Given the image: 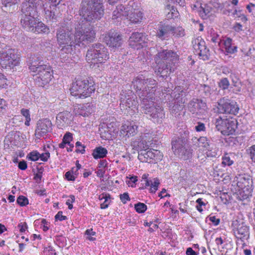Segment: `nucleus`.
<instances>
[{
  "mask_svg": "<svg viewBox=\"0 0 255 255\" xmlns=\"http://www.w3.org/2000/svg\"><path fill=\"white\" fill-rule=\"evenodd\" d=\"M7 85V79L4 75L0 73V89L4 88Z\"/></svg>",
  "mask_w": 255,
  "mask_h": 255,
  "instance_id": "nucleus-51",
  "label": "nucleus"
},
{
  "mask_svg": "<svg viewBox=\"0 0 255 255\" xmlns=\"http://www.w3.org/2000/svg\"><path fill=\"white\" fill-rule=\"evenodd\" d=\"M142 13L138 9H131L128 11L126 19L129 20L131 23H137L141 21Z\"/></svg>",
  "mask_w": 255,
  "mask_h": 255,
  "instance_id": "nucleus-29",
  "label": "nucleus"
},
{
  "mask_svg": "<svg viewBox=\"0 0 255 255\" xmlns=\"http://www.w3.org/2000/svg\"><path fill=\"white\" fill-rule=\"evenodd\" d=\"M171 33L176 38H180L185 35L184 29L182 27H173V29L171 31Z\"/></svg>",
  "mask_w": 255,
  "mask_h": 255,
  "instance_id": "nucleus-40",
  "label": "nucleus"
},
{
  "mask_svg": "<svg viewBox=\"0 0 255 255\" xmlns=\"http://www.w3.org/2000/svg\"><path fill=\"white\" fill-rule=\"evenodd\" d=\"M109 58L107 49L100 43L93 44L86 54V60L92 68L99 67V64L104 63Z\"/></svg>",
  "mask_w": 255,
  "mask_h": 255,
  "instance_id": "nucleus-6",
  "label": "nucleus"
},
{
  "mask_svg": "<svg viewBox=\"0 0 255 255\" xmlns=\"http://www.w3.org/2000/svg\"><path fill=\"white\" fill-rule=\"evenodd\" d=\"M120 199L124 204H126L127 201L130 200L128 194L127 192H125L124 194L120 195Z\"/></svg>",
  "mask_w": 255,
  "mask_h": 255,
  "instance_id": "nucleus-53",
  "label": "nucleus"
},
{
  "mask_svg": "<svg viewBox=\"0 0 255 255\" xmlns=\"http://www.w3.org/2000/svg\"><path fill=\"white\" fill-rule=\"evenodd\" d=\"M9 22V20L7 17H3V18L1 20L0 23L2 27L6 28Z\"/></svg>",
  "mask_w": 255,
  "mask_h": 255,
  "instance_id": "nucleus-62",
  "label": "nucleus"
},
{
  "mask_svg": "<svg viewBox=\"0 0 255 255\" xmlns=\"http://www.w3.org/2000/svg\"><path fill=\"white\" fill-rule=\"evenodd\" d=\"M173 29V26L168 24H161L158 27L156 33V36L159 39L163 40L169 37L170 34Z\"/></svg>",
  "mask_w": 255,
  "mask_h": 255,
  "instance_id": "nucleus-27",
  "label": "nucleus"
},
{
  "mask_svg": "<svg viewBox=\"0 0 255 255\" xmlns=\"http://www.w3.org/2000/svg\"><path fill=\"white\" fill-rule=\"evenodd\" d=\"M132 85L141 101L143 112L149 115L154 123H162L165 112L163 108L154 102L157 82L153 79H145L142 75H139L133 80Z\"/></svg>",
  "mask_w": 255,
  "mask_h": 255,
  "instance_id": "nucleus-2",
  "label": "nucleus"
},
{
  "mask_svg": "<svg viewBox=\"0 0 255 255\" xmlns=\"http://www.w3.org/2000/svg\"><path fill=\"white\" fill-rule=\"evenodd\" d=\"M230 84L227 78H223L219 83V86L223 90L227 89Z\"/></svg>",
  "mask_w": 255,
  "mask_h": 255,
  "instance_id": "nucleus-46",
  "label": "nucleus"
},
{
  "mask_svg": "<svg viewBox=\"0 0 255 255\" xmlns=\"http://www.w3.org/2000/svg\"><path fill=\"white\" fill-rule=\"evenodd\" d=\"M95 109V106L92 103L78 105L74 107V112L76 115L87 117L91 114Z\"/></svg>",
  "mask_w": 255,
  "mask_h": 255,
  "instance_id": "nucleus-25",
  "label": "nucleus"
},
{
  "mask_svg": "<svg viewBox=\"0 0 255 255\" xmlns=\"http://www.w3.org/2000/svg\"><path fill=\"white\" fill-rule=\"evenodd\" d=\"M95 90L93 81L87 79L77 78L70 89L72 95L84 99L91 96Z\"/></svg>",
  "mask_w": 255,
  "mask_h": 255,
  "instance_id": "nucleus-7",
  "label": "nucleus"
},
{
  "mask_svg": "<svg viewBox=\"0 0 255 255\" xmlns=\"http://www.w3.org/2000/svg\"><path fill=\"white\" fill-rule=\"evenodd\" d=\"M0 65L3 68L11 69L19 63V58L12 49L0 52Z\"/></svg>",
  "mask_w": 255,
  "mask_h": 255,
  "instance_id": "nucleus-10",
  "label": "nucleus"
},
{
  "mask_svg": "<svg viewBox=\"0 0 255 255\" xmlns=\"http://www.w3.org/2000/svg\"><path fill=\"white\" fill-rule=\"evenodd\" d=\"M179 59L176 52L171 50H162L156 55L154 60L157 64L155 72L161 76H167L176 69V63Z\"/></svg>",
  "mask_w": 255,
  "mask_h": 255,
  "instance_id": "nucleus-5",
  "label": "nucleus"
},
{
  "mask_svg": "<svg viewBox=\"0 0 255 255\" xmlns=\"http://www.w3.org/2000/svg\"><path fill=\"white\" fill-rule=\"evenodd\" d=\"M196 143L199 148H202L205 150L207 148L212 144L210 143V141L206 136H201L197 139Z\"/></svg>",
  "mask_w": 255,
  "mask_h": 255,
  "instance_id": "nucleus-34",
  "label": "nucleus"
},
{
  "mask_svg": "<svg viewBox=\"0 0 255 255\" xmlns=\"http://www.w3.org/2000/svg\"><path fill=\"white\" fill-rule=\"evenodd\" d=\"M120 108L125 114L133 115L137 110L138 101L132 91H123L120 94Z\"/></svg>",
  "mask_w": 255,
  "mask_h": 255,
  "instance_id": "nucleus-8",
  "label": "nucleus"
},
{
  "mask_svg": "<svg viewBox=\"0 0 255 255\" xmlns=\"http://www.w3.org/2000/svg\"><path fill=\"white\" fill-rule=\"evenodd\" d=\"M209 220L213 223L214 225H218L220 223V219L217 218L215 216H211L209 217Z\"/></svg>",
  "mask_w": 255,
  "mask_h": 255,
  "instance_id": "nucleus-63",
  "label": "nucleus"
},
{
  "mask_svg": "<svg viewBox=\"0 0 255 255\" xmlns=\"http://www.w3.org/2000/svg\"><path fill=\"white\" fill-rule=\"evenodd\" d=\"M18 228L19 229L20 232H24L26 229L27 228V224L25 222L21 223L18 224Z\"/></svg>",
  "mask_w": 255,
  "mask_h": 255,
  "instance_id": "nucleus-60",
  "label": "nucleus"
},
{
  "mask_svg": "<svg viewBox=\"0 0 255 255\" xmlns=\"http://www.w3.org/2000/svg\"><path fill=\"white\" fill-rule=\"evenodd\" d=\"M27 167V163L25 161H20L18 163V168L22 170H25Z\"/></svg>",
  "mask_w": 255,
  "mask_h": 255,
  "instance_id": "nucleus-64",
  "label": "nucleus"
},
{
  "mask_svg": "<svg viewBox=\"0 0 255 255\" xmlns=\"http://www.w3.org/2000/svg\"><path fill=\"white\" fill-rule=\"evenodd\" d=\"M147 35L143 33H132L128 40L129 46L134 49H139L143 47V44L147 43L148 39Z\"/></svg>",
  "mask_w": 255,
  "mask_h": 255,
  "instance_id": "nucleus-19",
  "label": "nucleus"
},
{
  "mask_svg": "<svg viewBox=\"0 0 255 255\" xmlns=\"http://www.w3.org/2000/svg\"><path fill=\"white\" fill-rule=\"evenodd\" d=\"M233 29L236 32H240L243 30V26L240 23H236L233 26Z\"/></svg>",
  "mask_w": 255,
  "mask_h": 255,
  "instance_id": "nucleus-61",
  "label": "nucleus"
},
{
  "mask_svg": "<svg viewBox=\"0 0 255 255\" xmlns=\"http://www.w3.org/2000/svg\"><path fill=\"white\" fill-rule=\"evenodd\" d=\"M166 13H167V17L168 18H172L174 17L178 16V11L173 6L170 5H167L165 8Z\"/></svg>",
  "mask_w": 255,
  "mask_h": 255,
  "instance_id": "nucleus-37",
  "label": "nucleus"
},
{
  "mask_svg": "<svg viewBox=\"0 0 255 255\" xmlns=\"http://www.w3.org/2000/svg\"><path fill=\"white\" fill-rule=\"evenodd\" d=\"M193 48L200 56L204 60L208 59L209 50L205 45V42L200 37L195 39L193 42Z\"/></svg>",
  "mask_w": 255,
  "mask_h": 255,
  "instance_id": "nucleus-23",
  "label": "nucleus"
},
{
  "mask_svg": "<svg viewBox=\"0 0 255 255\" xmlns=\"http://www.w3.org/2000/svg\"><path fill=\"white\" fill-rule=\"evenodd\" d=\"M75 196L74 195H70L69 198L67 199L66 204L68 206L69 209H72L73 208L72 203L75 201Z\"/></svg>",
  "mask_w": 255,
  "mask_h": 255,
  "instance_id": "nucleus-55",
  "label": "nucleus"
},
{
  "mask_svg": "<svg viewBox=\"0 0 255 255\" xmlns=\"http://www.w3.org/2000/svg\"><path fill=\"white\" fill-rule=\"evenodd\" d=\"M57 41L61 47L59 55L63 62H70L75 57L72 54L73 49L78 45L76 41L75 30L73 31L68 26H62L58 28L56 33Z\"/></svg>",
  "mask_w": 255,
  "mask_h": 255,
  "instance_id": "nucleus-4",
  "label": "nucleus"
},
{
  "mask_svg": "<svg viewBox=\"0 0 255 255\" xmlns=\"http://www.w3.org/2000/svg\"><path fill=\"white\" fill-rule=\"evenodd\" d=\"M65 176V178L68 181H74L76 179L75 176L70 171L66 172Z\"/></svg>",
  "mask_w": 255,
  "mask_h": 255,
  "instance_id": "nucleus-56",
  "label": "nucleus"
},
{
  "mask_svg": "<svg viewBox=\"0 0 255 255\" xmlns=\"http://www.w3.org/2000/svg\"><path fill=\"white\" fill-rule=\"evenodd\" d=\"M18 204L20 206H25L28 204V199L24 196H19L16 201Z\"/></svg>",
  "mask_w": 255,
  "mask_h": 255,
  "instance_id": "nucleus-45",
  "label": "nucleus"
},
{
  "mask_svg": "<svg viewBox=\"0 0 255 255\" xmlns=\"http://www.w3.org/2000/svg\"><path fill=\"white\" fill-rule=\"evenodd\" d=\"M144 184L145 187L150 186V190L151 192L155 193L158 189L160 182L158 179L155 178L153 181L148 180H144Z\"/></svg>",
  "mask_w": 255,
  "mask_h": 255,
  "instance_id": "nucleus-36",
  "label": "nucleus"
},
{
  "mask_svg": "<svg viewBox=\"0 0 255 255\" xmlns=\"http://www.w3.org/2000/svg\"><path fill=\"white\" fill-rule=\"evenodd\" d=\"M72 140V134L70 132H67L63 136L62 140L68 145H70V141Z\"/></svg>",
  "mask_w": 255,
  "mask_h": 255,
  "instance_id": "nucleus-50",
  "label": "nucleus"
},
{
  "mask_svg": "<svg viewBox=\"0 0 255 255\" xmlns=\"http://www.w3.org/2000/svg\"><path fill=\"white\" fill-rule=\"evenodd\" d=\"M249 150L251 159L253 162H255V144L251 146Z\"/></svg>",
  "mask_w": 255,
  "mask_h": 255,
  "instance_id": "nucleus-54",
  "label": "nucleus"
},
{
  "mask_svg": "<svg viewBox=\"0 0 255 255\" xmlns=\"http://www.w3.org/2000/svg\"><path fill=\"white\" fill-rule=\"evenodd\" d=\"M52 123L48 119H43L37 122L35 135L37 138L46 135L52 130Z\"/></svg>",
  "mask_w": 255,
  "mask_h": 255,
  "instance_id": "nucleus-20",
  "label": "nucleus"
},
{
  "mask_svg": "<svg viewBox=\"0 0 255 255\" xmlns=\"http://www.w3.org/2000/svg\"><path fill=\"white\" fill-rule=\"evenodd\" d=\"M235 182L238 188L253 189V180L250 176L247 174H240L236 177Z\"/></svg>",
  "mask_w": 255,
  "mask_h": 255,
  "instance_id": "nucleus-24",
  "label": "nucleus"
},
{
  "mask_svg": "<svg viewBox=\"0 0 255 255\" xmlns=\"http://www.w3.org/2000/svg\"><path fill=\"white\" fill-rule=\"evenodd\" d=\"M72 120L70 112L67 111L60 112L56 116V125L59 128L63 129L71 124Z\"/></svg>",
  "mask_w": 255,
  "mask_h": 255,
  "instance_id": "nucleus-21",
  "label": "nucleus"
},
{
  "mask_svg": "<svg viewBox=\"0 0 255 255\" xmlns=\"http://www.w3.org/2000/svg\"><path fill=\"white\" fill-rule=\"evenodd\" d=\"M40 157V153L37 151H33L30 152L27 156V157L31 161H36Z\"/></svg>",
  "mask_w": 255,
  "mask_h": 255,
  "instance_id": "nucleus-43",
  "label": "nucleus"
},
{
  "mask_svg": "<svg viewBox=\"0 0 255 255\" xmlns=\"http://www.w3.org/2000/svg\"><path fill=\"white\" fill-rule=\"evenodd\" d=\"M233 161L228 156L225 155L222 157V164L224 166H230L233 163Z\"/></svg>",
  "mask_w": 255,
  "mask_h": 255,
  "instance_id": "nucleus-49",
  "label": "nucleus"
},
{
  "mask_svg": "<svg viewBox=\"0 0 255 255\" xmlns=\"http://www.w3.org/2000/svg\"><path fill=\"white\" fill-rule=\"evenodd\" d=\"M211 40L214 43H218V45H220L221 39L219 37V35L216 32H211Z\"/></svg>",
  "mask_w": 255,
  "mask_h": 255,
  "instance_id": "nucleus-47",
  "label": "nucleus"
},
{
  "mask_svg": "<svg viewBox=\"0 0 255 255\" xmlns=\"http://www.w3.org/2000/svg\"><path fill=\"white\" fill-rule=\"evenodd\" d=\"M21 114L25 118V125L28 126L29 125V122L30 121V117L29 111L28 110L22 109L21 110Z\"/></svg>",
  "mask_w": 255,
  "mask_h": 255,
  "instance_id": "nucleus-44",
  "label": "nucleus"
},
{
  "mask_svg": "<svg viewBox=\"0 0 255 255\" xmlns=\"http://www.w3.org/2000/svg\"><path fill=\"white\" fill-rule=\"evenodd\" d=\"M172 94L175 99L174 105L170 109V113L177 116L180 115V112L183 110L185 105V100L182 97L185 96V93L180 87H175Z\"/></svg>",
  "mask_w": 255,
  "mask_h": 255,
  "instance_id": "nucleus-12",
  "label": "nucleus"
},
{
  "mask_svg": "<svg viewBox=\"0 0 255 255\" xmlns=\"http://www.w3.org/2000/svg\"><path fill=\"white\" fill-rule=\"evenodd\" d=\"M236 197L241 201L248 200L252 196L253 189L238 188L236 191Z\"/></svg>",
  "mask_w": 255,
  "mask_h": 255,
  "instance_id": "nucleus-31",
  "label": "nucleus"
},
{
  "mask_svg": "<svg viewBox=\"0 0 255 255\" xmlns=\"http://www.w3.org/2000/svg\"><path fill=\"white\" fill-rule=\"evenodd\" d=\"M196 203H197V205H196V209L199 212L201 213L203 211L202 206H205L206 204L202 201L201 198H198L196 200Z\"/></svg>",
  "mask_w": 255,
  "mask_h": 255,
  "instance_id": "nucleus-52",
  "label": "nucleus"
},
{
  "mask_svg": "<svg viewBox=\"0 0 255 255\" xmlns=\"http://www.w3.org/2000/svg\"><path fill=\"white\" fill-rule=\"evenodd\" d=\"M215 125L218 130L224 135L232 134L237 128V121L232 118L227 116H219L215 120Z\"/></svg>",
  "mask_w": 255,
  "mask_h": 255,
  "instance_id": "nucleus-9",
  "label": "nucleus"
},
{
  "mask_svg": "<svg viewBox=\"0 0 255 255\" xmlns=\"http://www.w3.org/2000/svg\"><path fill=\"white\" fill-rule=\"evenodd\" d=\"M108 153L107 150L102 146L96 147L93 152L92 155L95 159L104 158Z\"/></svg>",
  "mask_w": 255,
  "mask_h": 255,
  "instance_id": "nucleus-35",
  "label": "nucleus"
},
{
  "mask_svg": "<svg viewBox=\"0 0 255 255\" xmlns=\"http://www.w3.org/2000/svg\"><path fill=\"white\" fill-rule=\"evenodd\" d=\"M50 157V153L48 151L45 152V153H43L42 154H40L39 158L42 161H47L48 158Z\"/></svg>",
  "mask_w": 255,
  "mask_h": 255,
  "instance_id": "nucleus-58",
  "label": "nucleus"
},
{
  "mask_svg": "<svg viewBox=\"0 0 255 255\" xmlns=\"http://www.w3.org/2000/svg\"><path fill=\"white\" fill-rule=\"evenodd\" d=\"M62 0H26L22 3L21 24L26 30L32 31L36 24L37 9L43 7L46 19L55 20L60 13V4Z\"/></svg>",
  "mask_w": 255,
  "mask_h": 255,
  "instance_id": "nucleus-3",
  "label": "nucleus"
},
{
  "mask_svg": "<svg viewBox=\"0 0 255 255\" xmlns=\"http://www.w3.org/2000/svg\"><path fill=\"white\" fill-rule=\"evenodd\" d=\"M134 209L138 213H143L147 210L146 205L141 202L134 204Z\"/></svg>",
  "mask_w": 255,
  "mask_h": 255,
  "instance_id": "nucleus-42",
  "label": "nucleus"
},
{
  "mask_svg": "<svg viewBox=\"0 0 255 255\" xmlns=\"http://www.w3.org/2000/svg\"><path fill=\"white\" fill-rule=\"evenodd\" d=\"M217 109L220 114L236 115L238 113L239 108L236 102L223 98L218 102Z\"/></svg>",
  "mask_w": 255,
  "mask_h": 255,
  "instance_id": "nucleus-11",
  "label": "nucleus"
},
{
  "mask_svg": "<svg viewBox=\"0 0 255 255\" xmlns=\"http://www.w3.org/2000/svg\"><path fill=\"white\" fill-rule=\"evenodd\" d=\"M137 126L133 122H128L122 127L121 130L126 133L128 136L134 135L136 132Z\"/></svg>",
  "mask_w": 255,
  "mask_h": 255,
  "instance_id": "nucleus-30",
  "label": "nucleus"
},
{
  "mask_svg": "<svg viewBox=\"0 0 255 255\" xmlns=\"http://www.w3.org/2000/svg\"><path fill=\"white\" fill-rule=\"evenodd\" d=\"M205 151L207 157H215L218 155V149L214 144H212Z\"/></svg>",
  "mask_w": 255,
  "mask_h": 255,
  "instance_id": "nucleus-38",
  "label": "nucleus"
},
{
  "mask_svg": "<svg viewBox=\"0 0 255 255\" xmlns=\"http://www.w3.org/2000/svg\"><path fill=\"white\" fill-rule=\"evenodd\" d=\"M153 136L149 133H145L141 136V139L135 140L131 142V145L133 148L140 152L141 150L148 149L151 146Z\"/></svg>",
  "mask_w": 255,
  "mask_h": 255,
  "instance_id": "nucleus-18",
  "label": "nucleus"
},
{
  "mask_svg": "<svg viewBox=\"0 0 255 255\" xmlns=\"http://www.w3.org/2000/svg\"><path fill=\"white\" fill-rule=\"evenodd\" d=\"M104 41L111 48L116 49L122 46L123 40L122 35L119 32L111 30L106 34Z\"/></svg>",
  "mask_w": 255,
  "mask_h": 255,
  "instance_id": "nucleus-17",
  "label": "nucleus"
},
{
  "mask_svg": "<svg viewBox=\"0 0 255 255\" xmlns=\"http://www.w3.org/2000/svg\"><path fill=\"white\" fill-rule=\"evenodd\" d=\"M34 29L31 32L36 33H48L49 28L42 22H36L34 26Z\"/></svg>",
  "mask_w": 255,
  "mask_h": 255,
  "instance_id": "nucleus-32",
  "label": "nucleus"
},
{
  "mask_svg": "<svg viewBox=\"0 0 255 255\" xmlns=\"http://www.w3.org/2000/svg\"><path fill=\"white\" fill-rule=\"evenodd\" d=\"M195 128L197 131L200 132L202 131H205L206 128L204 124L199 122L198 123L197 125L195 126Z\"/></svg>",
  "mask_w": 255,
  "mask_h": 255,
  "instance_id": "nucleus-57",
  "label": "nucleus"
},
{
  "mask_svg": "<svg viewBox=\"0 0 255 255\" xmlns=\"http://www.w3.org/2000/svg\"><path fill=\"white\" fill-rule=\"evenodd\" d=\"M233 230L236 237L244 242L250 237L249 228L244 222L235 220L232 223Z\"/></svg>",
  "mask_w": 255,
  "mask_h": 255,
  "instance_id": "nucleus-14",
  "label": "nucleus"
},
{
  "mask_svg": "<svg viewBox=\"0 0 255 255\" xmlns=\"http://www.w3.org/2000/svg\"><path fill=\"white\" fill-rule=\"evenodd\" d=\"M172 149L175 154L184 160L188 159L191 156L190 150L186 146L185 142L180 139L172 142Z\"/></svg>",
  "mask_w": 255,
  "mask_h": 255,
  "instance_id": "nucleus-16",
  "label": "nucleus"
},
{
  "mask_svg": "<svg viewBox=\"0 0 255 255\" xmlns=\"http://www.w3.org/2000/svg\"><path fill=\"white\" fill-rule=\"evenodd\" d=\"M210 11L211 8L206 5H204V7L202 6H200V9L199 10V13L203 19H206Z\"/></svg>",
  "mask_w": 255,
  "mask_h": 255,
  "instance_id": "nucleus-41",
  "label": "nucleus"
},
{
  "mask_svg": "<svg viewBox=\"0 0 255 255\" xmlns=\"http://www.w3.org/2000/svg\"><path fill=\"white\" fill-rule=\"evenodd\" d=\"M35 75L34 80L39 86L44 87L48 84L53 78L52 70L49 65L39 70Z\"/></svg>",
  "mask_w": 255,
  "mask_h": 255,
  "instance_id": "nucleus-15",
  "label": "nucleus"
},
{
  "mask_svg": "<svg viewBox=\"0 0 255 255\" xmlns=\"http://www.w3.org/2000/svg\"><path fill=\"white\" fill-rule=\"evenodd\" d=\"M163 154L158 150L149 149L138 152V158L143 162L154 163L162 160Z\"/></svg>",
  "mask_w": 255,
  "mask_h": 255,
  "instance_id": "nucleus-13",
  "label": "nucleus"
},
{
  "mask_svg": "<svg viewBox=\"0 0 255 255\" xmlns=\"http://www.w3.org/2000/svg\"><path fill=\"white\" fill-rule=\"evenodd\" d=\"M130 10L129 7H125L122 4L118 5L116 9L113 11L112 19H117L119 22L123 19H126L128 11Z\"/></svg>",
  "mask_w": 255,
  "mask_h": 255,
  "instance_id": "nucleus-28",
  "label": "nucleus"
},
{
  "mask_svg": "<svg viewBox=\"0 0 255 255\" xmlns=\"http://www.w3.org/2000/svg\"><path fill=\"white\" fill-rule=\"evenodd\" d=\"M99 199L102 200L104 199L103 203L101 204V208L105 209L107 208L110 204V195L109 194H102L99 196Z\"/></svg>",
  "mask_w": 255,
  "mask_h": 255,
  "instance_id": "nucleus-39",
  "label": "nucleus"
},
{
  "mask_svg": "<svg viewBox=\"0 0 255 255\" xmlns=\"http://www.w3.org/2000/svg\"><path fill=\"white\" fill-rule=\"evenodd\" d=\"M43 59V57L39 55L31 56L30 59L29 65V68L30 71L36 72L39 71V70L44 68L45 66H47L44 64Z\"/></svg>",
  "mask_w": 255,
  "mask_h": 255,
  "instance_id": "nucleus-26",
  "label": "nucleus"
},
{
  "mask_svg": "<svg viewBox=\"0 0 255 255\" xmlns=\"http://www.w3.org/2000/svg\"><path fill=\"white\" fill-rule=\"evenodd\" d=\"M55 219L56 220H59L60 221L65 220L67 219V217L62 215V212L59 211L58 213L55 215Z\"/></svg>",
  "mask_w": 255,
  "mask_h": 255,
  "instance_id": "nucleus-59",
  "label": "nucleus"
},
{
  "mask_svg": "<svg viewBox=\"0 0 255 255\" xmlns=\"http://www.w3.org/2000/svg\"><path fill=\"white\" fill-rule=\"evenodd\" d=\"M104 14L103 0H83L80 15L82 18L75 27L76 41L80 44H88L94 41L96 33L89 22H94Z\"/></svg>",
  "mask_w": 255,
  "mask_h": 255,
  "instance_id": "nucleus-1",
  "label": "nucleus"
},
{
  "mask_svg": "<svg viewBox=\"0 0 255 255\" xmlns=\"http://www.w3.org/2000/svg\"><path fill=\"white\" fill-rule=\"evenodd\" d=\"M224 47L226 51L230 54H233L237 52V47L232 44V39L230 38H226L224 41Z\"/></svg>",
  "mask_w": 255,
  "mask_h": 255,
  "instance_id": "nucleus-33",
  "label": "nucleus"
},
{
  "mask_svg": "<svg viewBox=\"0 0 255 255\" xmlns=\"http://www.w3.org/2000/svg\"><path fill=\"white\" fill-rule=\"evenodd\" d=\"M42 255H56V254L52 247H48L44 249Z\"/></svg>",
  "mask_w": 255,
  "mask_h": 255,
  "instance_id": "nucleus-48",
  "label": "nucleus"
},
{
  "mask_svg": "<svg viewBox=\"0 0 255 255\" xmlns=\"http://www.w3.org/2000/svg\"><path fill=\"white\" fill-rule=\"evenodd\" d=\"M188 110L192 114H203L206 109V104L203 100L194 99L188 105Z\"/></svg>",
  "mask_w": 255,
  "mask_h": 255,
  "instance_id": "nucleus-22",
  "label": "nucleus"
}]
</instances>
